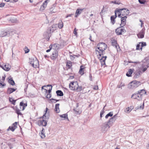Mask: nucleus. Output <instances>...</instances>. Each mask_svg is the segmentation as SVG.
Wrapping results in <instances>:
<instances>
[{"label": "nucleus", "instance_id": "nucleus-1", "mask_svg": "<svg viewBox=\"0 0 149 149\" xmlns=\"http://www.w3.org/2000/svg\"><path fill=\"white\" fill-rule=\"evenodd\" d=\"M97 46L98 50L96 49L95 51L98 52L99 55L101 56L105 54L104 50L107 49V45L104 43L100 42L98 44Z\"/></svg>", "mask_w": 149, "mask_h": 149}, {"label": "nucleus", "instance_id": "nucleus-2", "mask_svg": "<svg viewBox=\"0 0 149 149\" xmlns=\"http://www.w3.org/2000/svg\"><path fill=\"white\" fill-rule=\"evenodd\" d=\"M56 29V27L54 25H53L48 28L43 33V36L44 38L49 40L51 36V33H53Z\"/></svg>", "mask_w": 149, "mask_h": 149}, {"label": "nucleus", "instance_id": "nucleus-3", "mask_svg": "<svg viewBox=\"0 0 149 149\" xmlns=\"http://www.w3.org/2000/svg\"><path fill=\"white\" fill-rule=\"evenodd\" d=\"M113 125V124H111L109 122V120L107 122H106L103 123L101 126V130L103 132L107 131L111 126Z\"/></svg>", "mask_w": 149, "mask_h": 149}, {"label": "nucleus", "instance_id": "nucleus-4", "mask_svg": "<svg viewBox=\"0 0 149 149\" xmlns=\"http://www.w3.org/2000/svg\"><path fill=\"white\" fill-rule=\"evenodd\" d=\"M141 82L136 80H134L130 82L129 84V86H131V87H130V88H137L141 85Z\"/></svg>", "mask_w": 149, "mask_h": 149}, {"label": "nucleus", "instance_id": "nucleus-5", "mask_svg": "<svg viewBox=\"0 0 149 149\" xmlns=\"http://www.w3.org/2000/svg\"><path fill=\"white\" fill-rule=\"evenodd\" d=\"M78 83L77 81L71 82L69 85L70 88L72 90L76 91L78 89Z\"/></svg>", "mask_w": 149, "mask_h": 149}, {"label": "nucleus", "instance_id": "nucleus-6", "mask_svg": "<svg viewBox=\"0 0 149 149\" xmlns=\"http://www.w3.org/2000/svg\"><path fill=\"white\" fill-rule=\"evenodd\" d=\"M120 26L115 30V32L117 35H122L123 33H125L126 32V30L124 28H122L123 26Z\"/></svg>", "mask_w": 149, "mask_h": 149}, {"label": "nucleus", "instance_id": "nucleus-7", "mask_svg": "<svg viewBox=\"0 0 149 149\" xmlns=\"http://www.w3.org/2000/svg\"><path fill=\"white\" fill-rule=\"evenodd\" d=\"M131 98L136 99L139 101H140L142 100V97L138 91L133 94Z\"/></svg>", "mask_w": 149, "mask_h": 149}, {"label": "nucleus", "instance_id": "nucleus-8", "mask_svg": "<svg viewBox=\"0 0 149 149\" xmlns=\"http://www.w3.org/2000/svg\"><path fill=\"white\" fill-rule=\"evenodd\" d=\"M58 52L56 50H54L50 56V58L52 60H54L58 57Z\"/></svg>", "mask_w": 149, "mask_h": 149}, {"label": "nucleus", "instance_id": "nucleus-9", "mask_svg": "<svg viewBox=\"0 0 149 149\" xmlns=\"http://www.w3.org/2000/svg\"><path fill=\"white\" fill-rule=\"evenodd\" d=\"M145 30V28H143L137 34V36L139 38H144Z\"/></svg>", "mask_w": 149, "mask_h": 149}, {"label": "nucleus", "instance_id": "nucleus-10", "mask_svg": "<svg viewBox=\"0 0 149 149\" xmlns=\"http://www.w3.org/2000/svg\"><path fill=\"white\" fill-rule=\"evenodd\" d=\"M107 58V56H103L102 55L101 56H100L99 55L98 58L100 61L102 65H105V61L106 59Z\"/></svg>", "mask_w": 149, "mask_h": 149}, {"label": "nucleus", "instance_id": "nucleus-11", "mask_svg": "<svg viewBox=\"0 0 149 149\" xmlns=\"http://www.w3.org/2000/svg\"><path fill=\"white\" fill-rule=\"evenodd\" d=\"M127 18V17L126 16H122V17L121 18V24L120 25V26H123L125 25Z\"/></svg>", "mask_w": 149, "mask_h": 149}, {"label": "nucleus", "instance_id": "nucleus-12", "mask_svg": "<svg viewBox=\"0 0 149 149\" xmlns=\"http://www.w3.org/2000/svg\"><path fill=\"white\" fill-rule=\"evenodd\" d=\"M38 124L39 126L42 125L45 126L47 124V122L45 120H39L38 121Z\"/></svg>", "mask_w": 149, "mask_h": 149}, {"label": "nucleus", "instance_id": "nucleus-13", "mask_svg": "<svg viewBox=\"0 0 149 149\" xmlns=\"http://www.w3.org/2000/svg\"><path fill=\"white\" fill-rule=\"evenodd\" d=\"M27 106V103H24L23 102H21L20 103L19 106L20 110L23 111L25 108Z\"/></svg>", "mask_w": 149, "mask_h": 149}, {"label": "nucleus", "instance_id": "nucleus-14", "mask_svg": "<svg viewBox=\"0 0 149 149\" xmlns=\"http://www.w3.org/2000/svg\"><path fill=\"white\" fill-rule=\"evenodd\" d=\"M125 10H122V16H126L129 14L130 11L129 10L126 8H125Z\"/></svg>", "mask_w": 149, "mask_h": 149}, {"label": "nucleus", "instance_id": "nucleus-15", "mask_svg": "<svg viewBox=\"0 0 149 149\" xmlns=\"http://www.w3.org/2000/svg\"><path fill=\"white\" fill-rule=\"evenodd\" d=\"M39 65V61L35 57V60L34 62L32 63V67L36 68Z\"/></svg>", "mask_w": 149, "mask_h": 149}, {"label": "nucleus", "instance_id": "nucleus-16", "mask_svg": "<svg viewBox=\"0 0 149 149\" xmlns=\"http://www.w3.org/2000/svg\"><path fill=\"white\" fill-rule=\"evenodd\" d=\"M47 0H46L43 3V4L41 6L40 8L39 9V10L41 11H42L46 7L47 4Z\"/></svg>", "mask_w": 149, "mask_h": 149}, {"label": "nucleus", "instance_id": "nucleus-17", "mask_svg": "<svg viewBox=\"0 0 149 149\" xmlns=\"http://www.w3.org/2000/svg\"><path fill=\"white\" fill-rule=\"evenodd\" d=\"M83 9L78 8L77 9L75 14V17H77L78 15H80L83 10Z\"/></svg>", "mask_w": 149, "mask_h": 149}, {"label": "nucleus", "instance_id": "nucleus-18", "mask_svg": "<svg viewBox=\"0 0 149 149\" xmlns=\"http://www.w3.org/2000/svg\"><path fill=\"white\" fill-rule=\"evenodd\" d=\"M17 90V88H8L7 90V93L10 94Z\"/></svg>", "mask_w": 149, "mask_h": 149}, {"label": "nucleus", "instance_id": "nucleus-19", "mask_svg": "<svg viewBox=\"0 0 149 149\" xmlns=\"http://www.w3.org/2000/svg\"><path fill=\"white\" fill-rule=\"evenodd\" d=\"M116 114L113 116L112 117L110 118L109 120V122L111 123V124H113L115 122L116 119Z\"/></svg>", "mask_w": 149, "mask_h": 149}, {"label": "nucleus", "instance_id": "nucleus-20", "mask_svg": "<svg viewBox=\"0 0 149 149\" xmlns=\"http://www.w3.org/2000/svg\"><path fill=\"white\" fill-rule=\"evenodd\" d=\"M117 17V15H115L111 16V23L113 25L115 24L116 22L115 19Z\"/></svg>", "mask_w": 149, "mask_h": 149}, {"label": "nucleus", "instance_id": "nucleus-21", "mask_svg": "<svg viewBox=\"0 0 149 149\" xmlns=\"http://www.w3.org/2000/svg\"><path fill=\"white\" fill-rule=\"evenodd\" d=\"M125 10V8H122L120 9H118V8H116L115 10V15H117V13H118V14H122V10Z\"/></svg>", "mask_w": 149, "mask_h": 149}, {"label": "nucleus", "instance_id": "nucleus-22", "mask_svg": "<svg viewBox=\"0 0 149 149\" xmlns=\"http://www.w3.org/2000/svg\"><path fill=\"white\" fill-rule=\"evenodd\" d=\"M133 108L134 107L133 106L128 107L125 109V111L126 113H129L132 110Z\"/></svg>", "mask_w": 149, "mask_h": 149}, {"label": "nucleus", "instance_id": "nucleus-23", "mask_svg": "<svg viewBox=\"0 0 149 149\" xmlns=\"http://www.w3.org/2000/svg\"><path fill=\"white\" fill-rule=\"evenodd\" d=\"M84 66L83 65H81L80 67L79 73L81 75L84 74Z\"/></svg>", "mask_w": 149, "mask_h": 149}, {"label": "nucleus", "instance_id": "nucleus-24", "mask_svg": "<svg viewBox=\"0 0 149 149\" xmlns=\"http://www.w3.org/2000/svg\"><path fill=\"white\" fill-rule=\"evenodd\" d=\"M10 35V33L9 31L8 32H2L1 34V37H4L6 36H9Z\"/></svg>", "mask_w": 149, "mask_h": 149}, {"label": "nucleus", "instance_id": "nucleus-25", "mask_svg": "<svg viewBox=\"0 0 149 149\" xmlns=\"http://www.w3.org/2000/svg\"><path fill=\"white\" fill-rule=\"evenodd\" d=\"M57 95L58 96H62L63 95V92L61 90H58L56 91Z\"/></svg>", "mask_w": 149, "mask_h": 149}, {"label": "nucleus", "instance_id": "nucleus-26", "mask_svg": "<svg viewBox=\"0 0 149 149\" xmlns=\"http://www.w3.org/2000/svg\"><path fill=\"white\" fill-rule=\"evenodd\" d=\"M15 112L18 115V116L19 115L22 116V114L21 113V112L20 111V110L17 107V106H16L15 107Z\"/></svg>", "mask_w": 149, "mask_h": 149}, {"label": "nucleus", "instance_id": "nucleus-27", "mask_svg": "<svg viewBox=\"0 0 149 149\" xmlns=\"http://www.w3.org/2000/svg\"><path fill=\"white\" fill-rule=\"evenodd\" d=\"M133 72V70L132 69H129L128 72H127L126 73V75L128 77H131V74Z\"/></svg>", "mask_w": 149, "mask_h": 149}, {"label": "nucleus", "instance_id": "nucleus-28", "mask_svg": "<svg viewBox=\"0 0 149 149\" xmlns=\"http://www.w3.org/2000/svg\"><path fill=\"white\" fill-rule=\"evenodd\" d=\"M59 104H55V112L57 113H58L60 112L59 109Z\"/></svg>", "mask_w": 149, "mask_h": 149}, {"label": "nucleus", "instance_id": "nucleus-29", "mask_svg": "<svg viewBox=\"0 0 149 149\" xmlns=\"http://www.w3.org/2000/svg\"><path fill=\"white\" fill-rule=\"evenodd\" d=\"M142 73L141 72L140 70H138L134 76V77L136 78L139 77V76Z\"/></svg>", "mask_w": 149, "mask_h": 149}, {"label": "nucleus", "instance_id": "nucleus-30", "mask_svg": "<svg viewBox=\"0 0 149 149\" xmlns=\"http://www.w3.org/2000/svg\"><path fill=\"white\" fill-rule=\"evenodd\" d=\"M66 66L68 67V69H70L72 66V62L70 61H67Z\"/></svg>", "mask_w": 149, "mask_h": 149}, {"label": "nucleus", "instance_id": "nucleus-31", "mask_svg": "<svg viewBox=\"0 0 149 149\" xmlns=\"http://www.w3.org/2000/svg\"><path fill=\"white\" fill-rule=\"evenodd\" d=\"M138 92L140 94V95H141V96L142 97V96L144 94H146V91L144 89H142L138 91Z\"/></svg>", "mask_w": 149, "mask_h": 149}, {"label": "nucleus", "instance_id": "nucleus-32", "mask_svg": "<svg viewBox=\"0 0 149 149\" xmlns=\"http://www.w3.org/2000/svg\"><path fill=\"white\" fill-rule=\"evenodd\" d=\"M8 20L12 23H15L17 22V19L16 18L12 17L11 18L8 19Z\"/></svg>", "mask_w": 149, "mask_h": 149}, {"label": "nucleus", "instance_id": "nucleus-33", "mask_svg": "<svg viewBox=\"0 0 149 149\" xmlns=\"http://www.w3.org/2000/svg\"><path fill=\"white\" fill-rule=\"evenodd\" d=\"M8 82L12 86H13L15 84V82L12 78H11L9 79Z\"/></svg>", "mask_w": 149, "mask_h": 149}, {"label": "nucleus", "instance_id": "nucleus-34", "mask_svg": "<svg viewBox=\"0 0 149 149\" xmlns=\"http://www.w3.org/2000/svg\"><path fill=\"white\" fill-rule=\"evenodd\" d=\"M59 116L61 118H65L64 119H66L68 120H69V119L68 117V114L67 113H65L64 114H63V115H60Z\"/></svg>", "mask_w": 149, "mask_h": 149}, {"label": "nucleus", "instance_id": "nucleus-35", "mask_svg": "<svg viewBox=\"0 0 149 149\" xmlns=\"http://www.w3.org/2000/svg\"><path fill=\"white\" fill-rule=\"evenodd\" d=\"M110 3H113L114 4H118V5H119L120 4H121V3H120V2L119 0H118V1L115 0V1H111Z\"/></svg>", "mask_w": 149, "mask_h": 149}, {"label": "nucleus", "instance_id": "nucleus-36", "mask_svg": "<svg viewBox=\"0 0 149 149\" xmlns=\"http://www.w3.org/2000/svg\"><path fill=\"white\" fill-rule=\"evenodd\" d=\"M113 115V112H110L109 113H108L107 115L105 116V118L106 119H107L109 117H112Z\"/></svg>", "mask_w": 149, "mask_h": 149}, {"label": "nucleus", "instance_id": "nucleus-37", "mask_svg": "<svg viewBox=\"0 0 149 149\" xmlns=\"http://www.w3.org/2000/svg\"><path fill=\"white\" fill-rule=\"evenodd\" d=\"M63 23L62 21L58 24V27L60 29H62L63 27Z\"/></svg>", "mask_w": 149, "mask_h": 149}, {"label": "nucleus", "instance_id": "nucleus-38", "mask_svg": "<svg viewBox=\"0 0 149 149\" xmlns=\"http://www.w3.org/2000/svg\"><path fill=\"white\" fill-rule=\"evenodd\" d=\"M51 102L52 103H56L57 102L59 101L60 100H56L54 99V98H52L49 99Z\"/></svg>", "mask_w": 149, "mask_h": 149}, {"label": "nucleus", "instance_id": "nucleus-39", "mask_svg": "<svg viewBox=\"0 0 149 149\" xmlns=\"http://www.w3.org/2000/svg\"><path fill=\"white\" fill-rule=\"evenodd\" d=\"M29 63H30V64L32 66V63H33V62H34V61H35V58H34L31 57L30 58H29Z\"/></svg>", "mask_w": 149, "mask_h": 149}, {"label": "nucleus", "instance_id": "nucleus-40", "mask_svg": "<svg viewBox=\"0 0 149 149\" xmlns=\"http://www.w3.org/2000/svg\"><path fill=\"white\" fill-rule=\"evenodd\" d=\"M9 100L10 102H11V103L13 105L15 104L16 100H15L12 99V98H9Z\"/></svg>", "mask_w": 149, "mask_h": 149}, {"label": "nucleus", "instance_id": "nucleus-41", "mask_svg": "<svg viewBox=\"0 0 149 149\" xmlns=\"http://www.w3.org/2000/svg\"><path fill=\"white\" fill-rule=\"evenodd\" d=\"M139 44H141V47L140 48V49L142 50V47H143V46H146V42H139Z\"/></svg>", "mask_w": 149, "mask_h": 149}, {"label": "nucleus", "instance_id": "nucleus-42", "mask_svg": "<svg viewBox=\"0 0 149 149\" xmlns=\"http://www.w3.org/2000/svg\"><path fill=\"white\" fill-rule=\"evenodd\" d=\"M138 1L141 4H144L147 2L146 0H138Z\"/></svg>", "mask_w": 149, "mask_h": 149}, {"label": "nucleus", "instance_id": "nucleus-43", "mask_svg": "<svg viewBox=\"0 0 149 149\" xmlns=\"http://www.w3.org/2000/svg\"><path fill=\"white\" fill-rule=\"evenodd\" d=\"M15 129H16L15 128L13 127L12 126H10L7 129V130H10L12 132H13Z\"/></svg>", "mask_w": 149, "mask_h": 149}, {"label": "nucleus", "instance_id": "nucleus-44", "mask_svg": "<svg viewBox=\"0 0 149 149\" xmlns=\"http://www.w3.org/2000/svg\"><path fill=\"white\" fill-rule=\"evenodd\" d=\"M3 69L7 71H9L10 70V68L6 67V65H4V67L3 68Z\"/></svg>", "mask_w": 149, "mask_h": 149}, {"label": "nucleus", "instance_id": "nucleus-45", "mask_svg": "<svg viewBox=\"0 0 149 149\" xmlns=\"http://www.w3.org/2000/svg\"><path fill=\"white\" fill-rule=\"evenodd\" d=\"M52 87H51V88H49V90L48 91L45 89V90H46V93H48L49 94H51V91L52 90Z\"/></svg>", "mask_w": 149, "mask_h": 149}, {"label": "nucleus", "instance_id": "nucleus-46", "mask_svg": "<svg viewBox=\"0 0 149 149\" xmlns=\"http://www.w3.org/2000/svg\"><path fill=\"white\" fill-rule=\"evenodd\" d=\"M79 56V55L78 56L74 55L73 56H72V55H70V59L72 60H74V59L75 58V57L74 56H77V57H78Z\"/></svg>", "mask_w": 149, "mask_h": 149}, {"label": "nucleus", "instance_id": "nucleus-47", "mask_svg": "<svg viewBox=\"0 0 149 149\" xmlns=\"http://www.w3.org/2000/svg\"><path fill=\"white\" fill-rule=\"evenodd\" d=\"M82 87L81 86H79L78 85V89H77V91L80 92L82 90Z\"/></svg>", "mask_w": 149, "mask_h": 149}, {"label": "nucleus", "instance_id": "nucleus-48", "mask_svg": "<svg viewBox=\"0 0 149 149\" xmlns=\"http://www.w3.org/2000/svg\"><path fill=\"white\" fill-rule=\"evenodd\" d=\"M104 107H103V109H102L101 112H100V117L101 118L102 117V116L103 114L104 113Z\"/></svg>", "mask_w": 149, "mask_h": 149}, {"label": "nucleus", "instance_id": "nucleus-49", "mask_svg": "<svg viewBox=\"0 0 149 149\" xmlns=\"http://www.w3.org/2000/svg\"><path fill=\"white\" fill-rule=\"evenodd\" d=\"M112 45L113 46L117 45V42L115 40H113L112 42Z\"/></svg>", "mask_w": 149, "mask_h": 149}, {"label": "nucleus", "instance_id": "nucleus-50", "mask_svg": "<svg viewBox=\"0 0 149 149\" xmlns=\"http://www.w3.org/2000/svg\"><path fill=\"white\" fill-rule=\"evenodd\" d=\"M17 123V122H15L12 124V126L13 127H14L16 129L17 128V126L16 125Z\"/></svg>", "mask_w": 149, "mask_h": 149}, {"label": "nucleus", "instance_id": "nucleus-51", "mask_svg": "<svg viewBox=\"0 0 149 149\" xmlns=\"http://www.w3.org/2000/svg\"><path fill=\"white\" fill-rule=\"evenodd\" d=\"M52 96L51 94H49L47 93V95L46 96V97L47 98H50Z\"/></svg>", "mask_w": 149, "mask_h": 149}, {"label": "nucleus", "instance_id": "nucleus-52", "mask_svg": "<svg viewBox=\"0 0 149 149\" xmlns=\"http://www.w3.org/2000/svg\"><path fill=\"white\" fill-rule=\"evenodd\" d=\"M140 44H138L137 45L136 47V50H139L140 49V46H141L140 45Z\"/></svg>", "mask_w": 149, "mask_h": 149}, {"label": "nucleus", "instance_id": "nucleus-53", "mask_svg": "<svg viewBox=\"0 0 149 149\" xmlns=\"http://www.w3.org/2000/svg\"><path fill=\"white\" fill-rule=\"evenodd\" d=\"M27 49V50H25V53H28L29 51V49H27V48L26 47H25V49Z\"/></svg>", "mask_w": 149, "mask_h": 149}, {"label": "nucleus", "instance_id": "nucleus-54", "mask_svg": "<svg viewBox=\"0 0 149 149\" xmlns=\"http://www.w3.org/2000/svg\"><path fill=\"white\" fill-rule=\"evenodd\" d=\"M77 30H76V28H75L73 31L74 34L76 36L77 35Z\"/></svg>", "mask_w": 149, "mask_h": 149}, {"label": "nucleus", "instance_id": "nucleus-55", "mask_svg": "<svg viewBox=\"0 0 149 149\" xmlns=\"http://www.w3.org/2000/svg\"><path fill=\"white\" fill-rule=\"evenodd\" d=\"M41 137L42 138H44L45 137V134L44 133H42V134L41 133Z\"/></svg>", "mask_w": 149, "mask_h": 149}, {"label": "nucleus", "instance_id": "nucleus-56", "mask_svg": "<svg viewBox=\"0 0 149 149\" xmlns=\"http://www.w3.org/2000/svg\"><path fill=\"white\" fill-rule=\"evenodd\" d=\"M105 11L104 10V6H103V8L100 13V14L101 16L102 15V13L104 12H105Z\"/></svg>", "mask_w": 149, "mask_h": 149}, {"label": "nucleus", "instance_id": "nucleus-57", "mask_svg": "<svg viewBox=\"0 0 149 149\" xmlns=\"http://www.w3.org/2000/svg\"><path fill=\"white\" fill-rule=\"evenodd\" d=\"M5 4L4 3H1L0 4V7H3L4 6H5Z\"/></svg>", "mask_w": 149, "mask_h": 149}, {"label": "nucleus", "instance_id": "nucleus-58", "mask_svg": "<svg viewBox=\"0 0 149 149\" xmlns=\"http://www.w3.org/2000/svg\"><path fill=\"white\" fill-rule=\"evenodd\" d=\"M48 110V109L47 108H46V109L45 113L43 115V118H44V117H46V116L45 115H46V113L47 112V111Z\"/></svg>", "mask_w": 149, "mask_h": 149}, {"label": "nucleus", "instance_id": "nucleus-59", "mask_svg": "<svg viewBox=\"0 0 149 149\" xmlns=\"http://www.w3.org/2000/svg\"><path fill=\"white\" fill-rule=\"evenodd\" d=\"M129 63H133L137 64V63H139L140 62H139V61H137V62H132V61H129Z\"/></svg>", "mask_w": 149, "mask_h": 149}, {"label": "nucleus", "instance_id": "nucleus-60", "mask_svg": "<svg viewBox=\"0 0 149 149\" xmlns=\"http://www.w3.org/2000/svg\"><path fill=\"white\" fill-rule=\"evenodd\" d=\"M98 88V86H94V87L93 88V89L94 90H97Z\"/></svg>", "mask_w": 149, "mask_h": 149}, {"label": "nucleus", "instance_id": "nucleus-61", "mask_svg": "<svg viewBox=\"0 0 149 149\" xmlns=\"http://www.w3.org/2000/svg\"><path fill=\"white\" fill-rule=\"evenodd\" d=\"M144 104L143 103L142 105H141L140 106V108L141 109H143L144 108Z\"/></svg>", "mask_w": 149, "mask_h": 149}, {"label": "nucleus", "instance_id": "nucleus-62", "mask_svg": "<svg viewBox=\"0 0 149 149\" xmlns=\"http://www.w3.org/2000/svg\"><path fill=\"white\" fill-rule=\"evenodd\" d=\"M73 14H69L66 17V18H67L68 17H71L72 15H73Z\"/></svg>", "mask_w": 149, "mask_h": 149}, {"label": "nucleus", "instance_id": "nucleus-63", "mask_svg": "<svg viewBox=\"0 0 149 149\" xmlns=\"http://www.w3.org/2000/svg\"><path fill=\"white\" fill-rule=\"evenodd\" d=\"M125 86L124 84H121L118 87L119 88H121L122 87L124 86Z\"/></svg>", "mask_w": 149, "mask_h": 149}, {"label": "nucleus", "instance_id": "nucleus-64", "mask_svg": "<svg viewBox=\"0 0 149 149\" xmlns=\"http://www.w3.org/2000/svg\"><path fill=\"white\" fill-rule=\"evenodd\" d=\"M89 78H90V80L91 81H92V75L91 74H89Z\"/></svg>", "mask_w": 149, "mask_h": 149}]
</instances>
